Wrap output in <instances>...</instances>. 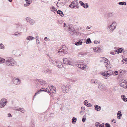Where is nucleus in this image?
<instances>
[{
	"mask_svg": "<svg viewBox=\"0 0 127 127\" xmlns=\"http://www.w3.org/2000/svg\"><path fill=\"white\" fill-rule=\"evenodd\" d=\"M64 29L67 31L72 36H75L77 35V32L73 27L70 26L68 24L67 25L65 23H64Z\"/></svg>",
	"mask_w": 127,
	"mask_h": 127,
	"instance_id": "obj_1",
	"label": "nucleus"
},
{
	"mask_svg": "<svg viewBox=\"0 0 127 127\" xmlns=\"http://www.w3.org/2000/svg\"><path fill=\"white\" fill-rule=\"evenodd\" d=\"M14 27L23 33H25L27 31L26 27L19 23H16L14 25Z\"/></svg>",
	"mask_w": 127,
	"mask_h": 127,
	"instance_id": "obj_2",
	"label": "nucleus"
},
{
	"mask_svg": "<svg viewBox=\"0 0 127 127\" xmlns=\"http://www.w3.org/2000/svg\"><path fill=\"white\" fill-rule=\"evenodd\" d=\"M100 61L102 62L103 65H104L107 69H108L109 68H111L110 65L108 64V62L107 59L104 57H101Z\"/></svg>",
	"mask_w": 127,
	"mask_h": 127,
	"instance_id": "obj_3",
	"label": "nucleus"
},
{
	"mask_svg": "<svg viewBox=\"0 0 127 127\" xmlns=\"http://www.w3.org/2000/svg\"><path fill=\"white\" fill-rule=\"evenodd\" d=\"M6 64L8 66H14L16 64V62L11 57L7 58L6 61Z\"/></svg>",
	"mask_w": 127,
	"mask_h": 127,
	"instance_id": "obj_4",
	"label": "nucleus"
},
{
	"mask_svg": "<svg viewBox=\"0 0 127 127\" xmlns=\"http://www.w3.org/2000/svg\"><path fill=\"white\" fill-rule=\"evenodd\" d=\"M34 81L36 85L39 87L44 85L46 83V82L45 81L42 80L36 79H34Z\"/></svg>",
	"mask_w": 127,
	"mask_h": 127,
	"instance_id": "obj_5",
	"label": "nucleus"
},
{
	"mask_svg": "<svg viewBox=\"0 0 127 127\" xmlns=\"http://www.w3.org/2000/svg\"><path fill=\"white\" fill-rule=\"evenodd\" d=\"M52 63L59 68L62 67L63 66L61 63L57 60H52Z\"/></svg>",
	"mask_w": 127,
	"mask_h": 127,
	"instance_id": "obj_6",
	"label": "nucleus"
},
{
	"mask_svg": "<svg viewBox=\"0 0 127 127\" xmlns=\"http://www.w3.org/2000/svg\"><path fill=\"white\" fill-rule=\"evenodd\" d=\"M7 103L6 99L3 98L0 101V107L2 108L4 107Z\"/></svg>",
	"mask_w": 127,
	"mask_h": 127,
	"instance_id": "obj_7",
	"label": "nucleus"
},
{
	"mask_svg": "<svg viewBox=\"0 0 127 127\" xmlns=\"http://www.w3.org/2000/svg\"><path fill=\"white\" fill-rule=\"evenodd\" d=\"M77 66L79 68L84 70H86L88 68V67L87 66H86V65H84L83 64H78Z\"/></svg>",
	"mask_w": 127,
	"mask_h": 127,
	"instance_id": "obj_8",
	"label": "nucleus"
},
{
	"mask_svg": "<svg viewBox=\"0 0 127 127\" xmlns=\"http://www.w3.org/2000/svg\"><path fill=\"white\" fill-rule=\"evenodd\" d=\"M127 83L126 82L125 80H122L120 82V86L123 87L124 88H126V87Z\"/></svg>",
	"mask_w": 127,
	"mask_h": 127,
	"instance_id": "obj_9",
	"label": "nucleus"
},
{
	"mask_svg": "<svg viewBox=\"0 0 127 127\" xmlns=\"http://www.w3.org/2000/svg\"><path fill=\"white\" fill-rule=\"evenodd\" d=\"M100 74L104 77V78L106 79H108V77L110 76L109 72H107V71L101 72Z\"/></svg>",
	"mask_w": 127,
	"mask_h": 127,
	"instance_id": "obj_10",
	"label": "nucleus"
},
{
	"mask_svg": "<svg viewBox=\"0 0 127 127\" xmlns=\"http://www.w3.org/2000/svg\"><path fill=\"white\" fill-rule=\"evenodd\" d=\"M65 91H64V93H67L69 91V90L70 88L71 87L70 84L69 83H68L67 85H65Z\"/></svg>",
	"mask_w": 127,
	"mask_h": 127,
	"instance_id": "obj_11",
	"label": "nucleus"
},
{
	"mask_svg": "<svg viewBox=\"0 0 127 127\" xmlns=\"http://www.w3.org/2000/svg\"><path fill=\"white\" fill-rule=\"evenodd\" d=\"M51 69L49 67L44 68L42 71L44 73H51Z\"/></svg>",
	"mask_w": 127,
	"mask_h": 127,
	"instance_id": "obj_12",
	"label": "nucleus"
},
{
	"mask_svg": "<svg viewBox=\"0 0 127 127\" xmlns=\"http://www.w3.org/2000/svg\"><path fill=\"white\" fill-rule=\"evenodd\" d=\"M13 83L16 85L19 84L21 83L20 80L16 78H13Z\"/></svg>",
	"mask_w": 127,
	"mask_h": 127,
	"instance_id": "obj_13",
	"label": "nucleus"
},
{
	"mask_svg": "<svg viewBox=\"0 0 127 127\" xmlns=\"http://www.w3.org/2000/svg\"><path fill=\"white\" fill-rule=\"evenodd\" d=\"M69 58H65L64 59V64H68L70 65H72V62L70 61L69 59Z\"/></svg>",
	"mask_w": 127,
	"mask_h": 127,
	"instance_id": "obj_14",
	"label": "nucleus"
},
{
	"mask_svg": "<svg viewBox=\"0 0 127 127\" xmlns=\"http://www.w3.org/2000/svg\"><path fill=\"white\" fill-rule=\"evenodd\" d=\"M116 23H113L111 25L109 26L108 28H109L110 30H111V32H112L116 28Z\"/></svg>",
	"mask_w": 127,
	"mask_h": 127,
	"instance_id": "obj_15",
	"label": "nucleus"
},
{
	"mask_svg": "<svg viewBox=\"0 0 127 127\" xmlns=\"http://www.w3.org/2000/svg\"><path fill=\"white\" fill-rule=\"evenodd\" d=\"M26 19L27 21L29 22L32 25H33L35 23V21L34 20L31 19L30 17H27Z\"/></svg>",
	"mask_w": 127,
	"mask_h": 127,
	"instance_id": "obj_16",
	"label": "nucleus"
},
{
	"mask_svg": "<svg viewBox=\"0 0 127 127\" xmlns=\"http://www.w3.org/2000/svg\"><path fill=\"white\" fill-rule=\"evenodd\" d=\"M99 86H98V88L101 91H103L104 90L105 88L104 86L102 83H99Z\"/></svg>",
	"mask_w": 127,
	"mask_h": 127,
	"instance_id": "obj_17",
	"label": "nucleus"
},
{
	"mask_svg": "<svg viewBox=\"0 0 127 127\" xmlns=\"http://www.w3.org/2000/svg\"><path fill=\"white\" fill-rule=\"evenodd\" d=\"M107 16L110 17H115L116 15V14L113 12H109L107 14Z\"/></svg>",
	"mask_w": 127,
	"mask_h": 127,
	"instance_id": "obj_18",
	"label": "nucleus"
},
{
	"mask_svg": "<svg viewBox=\"0 0 127 127\" xmlns=\"http://www.w3.org/2000/svg\"><path fill=\"white\" fill-rule=\"evenodd\" d=\"M78 4V2H74V1H73L72 2L71 4L70 5V7L71 8H73Z\"/></svg>",
	"mask_w": 127,
	"mask_h": 127,
	"instance_id": "obj_19",
	"label": "nucleus"
},
{
	"mask_svg": "<svg viewBox=\"0 0 127 127\" xmlns=\"http://www.w3.org/2000/svg\"><path fill=\"white\" fill-rule=\"evenodd\" d=\"M99 81L97 80L96 79H93L91 80V83L92 84L95 83V84H98L99 83Z\"/></svg>",
	"mask_w": 127,
	"mask_h": 127,
	"instance_id": "obj_20",
	"label": "nucleus"
},
{
	"mask_svg": "<svg viewBox=\"0 0 127 127\" xmlns=\"http://www.w3.org/2000/svg\"><path fill=\"white\" fill-rule=\"evenodd\" d=\"M25 1L26 2V4H25L24 5L25 7H27L29 6L32 1V0H25Z\"/></svg>",
	"mask_w": 127,
	"mask_h": 127,
	"instance_id": "obj_21",
	"label": "nucleus"
},
{
	"mask_svg": "<svg viewBox=\"0 0 127 127\" xmlns=\"http://www.w3.org/2000/svg\"><path fill=\"white\" fill-rule=\"evenodd\" d=\"M25 1L26 2V4H25L24 5L25 7H27L29 6L32 1V0H25Z\"/></svg>",
	"mask_w": 127,
	"mask_h": 127,
	"instance_id": "obj_22",
	"label": "nucleus"
},
{
	"mask_svg": "<svg viewBox=\"0 0 127 127\" xmlns=\"http://www.w3.org/2000/svg\"><path fill=\"white\" fill-rule=\"evenodd\" d=\"M94 107L95 108V110L97 111H99L101 109V106L96 105H95L94 106Z\"/></svg>",
	"mask_w": 127,
	"mask_h": 127,
	"instance_id": "obj_23",
	"label": "nucleus"
},
{
	"mask_svg": "<svg viewBox=\"0 0 127 127\" xmlns=\"http://www.w3.org/2000/svg\"><path fill=\"white\" fill-rule=\"evenodd\" d=\"M96 127H104V124L103 123L101 124L99 122H97L95 123Z\"/></svg>",
	"mask_w": 127,
	"mask_h": 127,
	"instance_id": "obj_24",
	"label": "nucleus"
},
{
	"mask_svg": "<svg viewBox=\"0 0 127 127\" xmlns=\"http://www.w3.org/2000/svg\"><path fill=\"white\" fill-rule=\"evenodd\" d=\"M44 88H42L39 91L37 92L36 93H35V95H34V97L37 95L38 94H40V93L42 91H45V92L47 91V89H45V90H42V89H43Z\"/></svg>",
	"mask_w": 127,
	"mask_h": 127,
	"instance_id": "obj_25",
	"label": "nucleus"
},
{
	"mask_svg": "<svg viewBox=\"0 0 127 127\" xmlns=\"http://www.w3.org/2000/svg\"><path fill=\"white\" fill-rule=\"evenodd\" d=\"M58 55L60 56H62L64 54V50L61 49L59 50L58 52Z\"/></svg>",
	"mask_w": 127,
	"mask_h": 127,
	"instance_id": "obj_26",
	"label": "nucleus"
},
{
	"mask_svg": "<svg viewBox=\"0 0 127 127\" xmlns=\"http://www.w3.org/2000/svg\"><path fill=\"white\" fill-rule=\"evenodd\" d=\"M23 32H16L14 34V35L17 37H19L20 36Z\"/></svg>",
	"mask_w": 127,
	"mask_h": 127,
	"instance_id": "obj_27",
	"label": "nucleus"
},
{
	"mask_svg": "<svg viewBox=\"0 0 127 127\" xmlns=\"http://www.w3.org/2000/svg\"><path fill=\"white\" fill-rule=\"evenodd\" d=\"M50 9L54 13H57V9L55 8L53 6L52 7H51L50 8Z\"/></svg>",
	"mask_w": 127,
	"mask_h": 127,
	"instance_id": "obj_28",
	"label": "nucleus"
},
{
	"mask_svg": "<svg viewBox=\"0 0 127 127\" xmlns=\"http://www.w3.org/2000/svg\"><path fill=\"white\" fill-rule=\"evenodd\" d=\"M34 39H35V38L34 37H33L32 36H28L27 37L26 39L27 40H29V41L32 40Z\"/></svg>",
	"mask_w": 127,
	"mask_h": 127,
	"instance_id": "obj_29",
	"label": "nucleus"
},
{
	"mask_svg": "<svg viewBox=\"0 0 127 127\" xmlns=\"http://www.w3.org/2000/svg\"><path fill=\"white\" fill-rule=\"evenodd\" d=\"M121 97L123 100L125 101L126 102L127 101V98L125 97V96L123 95H121Z\"/></svg>",
	"mask_w": 127,
	"mask_h": 127,
	"instance_id": "obj_30",
	"label": "nucleus"
},
{
	"mask_svg": "<svg viewBox=\"0 0 127 127\" xmlns=\"http://www.w3.org/2000/svg\"><path fill=\"white\" fill-rule=\"evenodd\" d=\"M57 14H59L60 16L63 17L62 15H64L63 12L61 10H58L57 12Z\"/></svg>",
	"mask_w": 127,
	"mask_h": 127,
	"instance_id": "obj_31",
	"label": "nucleus"
},
{
	"mask_svg": "<svg viewBox=\"0 0 127 127\" xmlns=\"http://www.w3.org/2000/svg\"><path fill=\"white\" fill-rule=\"evenodd\" d=\"M82 42L81 41H79L77 42H76L75 43V44L77 46H79L81 45Z\"/></svg>",
	"mask_w": 127,
	"mask_h": 127,
	"instance_id": "obj_32",
	"label": "nucleus"
},
{
	"mask_svg": "<svg viewBox=\"0 0 127 127\" xmlns=\"http://www.w3.org/2000/svg\"><path fill=\"white\" fill-rule=\"evenodd\" d=\"M86 43L87 44H90L92 42L90 38H88L86 41Z\"/></svg>",
	"mask_w": 127,
	"mask_h": 127,
	"instance_id": "obj_33",
	"label": "nucleus"
},
{
	"mask_svg": "<svg viewBox=\"0 0 127 127\" xmlns=\"http://www.w3.org/2000/svg\"><path fill=\"white\" fill-rule=\"evenodd\" d=\"M126 3L125 2H119L118 3V4L121 5H126Z\"/></svg>",
	"mask_w": 127,
	"mask_h": 127,
	"instance_id": "obj_34",
	"label": "nucleus"
},
{
	"mask_svg": "<svg viewBox=\"0 0 127 127\" xmlns=\"http://www.w3.org/2000/svg\"><path fill=\"white\" fill-rule=\"evenodd\" d=\"M5 61V60L4 58L0 57V63H3Z\"/></svg>",
	"mask_w": 127,
	"mask_h": 127,
	"instance_id": "obj_35",
	"label": "nucleus"
},
{
	"mask_svg": "<svg viewBox=\"0 0 127 127\" xmlns=\"http://www.w3.org/2000/svg\"><path fill=\"white\" fill-rule=\"evenodd\" d=\"M72 120V123L73 124H75L77 120V119L75 117H73Z\"/></svg>",
	"mask_w": 127,
	"mask_h": 127,
	"instance_id": "obj_36",
	"label": "nucleus"
},
{
	"mask_svg": "<svg viewBox=\"0 0 127 127\" xmlns=\"http://www.w3.org/2000/svg\"><path fill=\"white\" fill-rule=\"evenodd\" d=\"M99 48L98 47H96L95 48L93 49V50L94 52H99Z\"/></svg>",
	"mask_w": 127,
	"mask_h": 127,
	"instance_id": "obj_37",
	"label": "nucleus"
},
{
	"mask_svg": "<svg viewBox=\"0 0 127 127\" xmlns=\"http://www.w3.org/2000/svg\"><path fill=\"white\" fill-rule=\"evenodd\" d=\"M83 6L84 8H87L89 7L88 5V4L87 3H86L84 4H83Z\"/></svg>",
	"mask_w": 127,
	"mask_h": 127,
	"instance_id": "obj_38",
	"label": "nucleus"
},
{
	"mask_svg": "<svg viewBox=\"0 0 127 127\" xmlns=\"http://www.w3.org/2000/svg\"><path fill=\"white\" fill-rule=\"evenodd\" d=\"M117 51V53H121L122 51V49L121 48H120L117 50H116Z\"/></svg>",
	"mask_w": 127,
	"mask_h": 127,
	"instance_id": "obj_39",
	"label": "nucleus"
},
{
	"mask_svg": "<svg viewBox=\"0 0 127 127\" xmlns=\"http://www.w3.org/2000/svg\"><path fill=\"white\" fill-rule=\"evenodd\" d=\"M4 46L2 43H0V48L2 49H4Z\"/></svg>",
	"mask_w": 127,
	"mask_h": 127,
	"instance_id": "obj_40",
	"label": "nucleus"
},
{
	"mask_svg": "<svg viewBox=\"0 0 127 127\" xmlns=\"http://www.w3.org/2000/svg\"><path fill=\"white\" fill-rule=\"evenodd\" d=\"M117 51L116 50H115L111 52L110 53L111 54L114 55L115 54H117Z\"/></svg>",
	"mask_w": 127,
	"mask_h": 127,
	"instance_id": "obj_41",
	"label": "nucleus"
},
{
	"mask_svg": "<svg viewBox=\"0 0 127 127\" xmlns=\"http://www.w3.org/2000/svg\"><path fill=\"white\" fill-rule=\"evenodd\" d=\"M107 72H109L110 76L113 74V72L111 70H109L107 71Z\"/></svg>",
	"mask_w": 127,
	"mask_h": 127,
	"instance_id": "obj_42",
	"label": "nucleus"
},
{
	"mask_svg": "<svg viewBox=\"0 0 127 127\" xmlns=\"http://www.w3.org/2000/svg\"><path fill=\"white\" fill-rule=\"evenodd\" d=\"M110 125L108 123H106L105 125V127H110Z\"/></svg>",
	"mask_w": 127,
	"mask_h": 127,
	"instance_id": "obj_43",
	"label": "nucleus"
},
{
	"mask_svg": "<svg viewBox=\"0 0 127 127\" xmlns=\"http://www.w3.org/2000/svg\"><path fill=\"white\" fill-rule=\"evenodd\" d=\"M119 72L121 75H123L124 73L123 71L122 70H120Z\"/></svg>",
	"mask_w": 127,
	"mask_h": 127,
	"instance_id": "obj_44",
	"label": "nucleus"
},
{
	"mask_svg": "<svg viewBox=\"0 0 127 127\" xmlns=\"http://www.w3.org/2000/svg\"><path fill=\"white\" fill-rule=\"evenodd\" d=\"M20 111L22 113H23L25 112V110L23 108H20Z\"/></svg>",
	"mask_w": 127,
	"mask_h": 127,
	"instance_id": "obj_45",
	"label": "nucleus"
},
{
	"mask_svg": "<svg viewBox=\"0 0 127 127\" xmlns=\"http://www.w3.org/2000/svg\"><path fill=\"white\" fill-rule=\"evenodd\" d=\"M86 106L88 107H91L92 106V105L91 103H89L88 104H87Z\"/></svg>",
	"mask_w": 127,
	"mask_h": 127,
	"instance_id": "obj_46",
	"label": "nucleus"
},
{
	"mask_svg": "<svg viewBox=\"0 0 127 127\" xmlns=\"http://www.w3.org/2000/svg\"><path fill=\"white\" fill-rule=\"evenodd\" d=\"M122 115V114H120L119 115V116H117V118L118 119H120L121 118V117Z\"/></svg>",
	"mask_w": 127,
	"mask_h": 127,
	"instance_id": "obj_47",
	"label": "nucleus"
},
{
	"mask_svg": "<svg viewBox=\"0 0 127 127\" xmlns=\"http://www.w3.org/2000/svg\"><path fill=\"white\" fill-rule=\"evenodd\" d=\"M88 103L87 102V100H85L84 101V104L85 105H86Z\"/></svg>",
	"mask_w": 127,
	"mask_h": 127,
	"instance_id": "obj_48",
	"label": "nucleus"
},
{
	"mask_svg": "<svg viewBox=\"0 0 127 127\" xmlns=\"http://www.w3.org/2000/svg\"><path fill=\"white\" fill-rule=\"evenodd\" d=\"M79 3L81 5V6H83V4H84L82 1H81L79 2Z\"/></svg>",
	"mask_w": 127,
	"mask_h": 127,
	"instance_id": "obj_49",
	"label": "nucleus"
},
{
	"mask_svg": "<svg viewBox=\"0 0 127 127\" xmlns=\"http://www.w3.org/2000/svg\"><path fill=\"white\" fill-rule=\"evenodd\" d=\"M121 111H119L118 112V113H117V115L118 116L120 114H121Z\"/></svg>",
	"mask_w": 127,
	"mask_h": 127,
	"instance_id": "obj_50",
	"label": "nucleus"
},
{
	"mask_svg": "<svg viewBox=\"0 0 127 127\" xmlns=\"http://www.w3.org/2000/svg\"><path fill=\"white\" fill-rule=\"evenodd\" d=\"M36 41L37 44H39V40H38L37 39H36Z\"/></svg>",
	"mask_w": 127,
	"mask_h": 127,
	"instance_id": "obj_51",
	"label": "nucleus"
},
{
	"mask_svg": "<svg viewBox=\"0 0 127 127\" xmlns=\"http://www.w3.org/2000/svg\"><path fill=\"white\" fill-rule=\"evenodd\" d=\"M123 53L124 54H125L127 55V50L125 51H124Z\"/></svg>",
	"mask_w": 127,
	"mask_h": 127,
	"instance_id": "obj_52",
	"label": "nucleus"
},
{
	"mask_svg": "<svg viewBox=\"0 0 127 127\" xmlns=\"http://www.w3.org/2000/svg\"><path fill=\"white\" fill-rule=\"evenodd\" d=\"M86 120V118H83L82 119V121L83 122H84Z\"/></svg>",
	"mask_w": 127,
	"mask_h": 127,
	"instance_id": "obj_53",
	"label": "nucleus"
},
{
	"mask_svg": "<svg viewBox=\"0 0 127 127\" xmlns=\"http://www.w3.org/2000/svg\"><path fill=\"white\" fill-rule=\"evenodd\" d=\"M114 73L115 74V75H117L118 74V72L117 71H116L114 72Z\"/></svg>",
	"mask_w": 127,
	"mask_h": 127,
	"instance_id": "obj_54",
	"label": "nucleus"
},
{
	"mask_svg": "<svg viewBox=\"0 0 127 127\" xmlns=\"http://www.w3.org/2000/svg\"><path fill=\"white\" fill-rule=\"evenodd\" d=\"M51 87H52V88H53V90L55 91L56 90V89L54 87V86H51Z\"/></svg>",
	"mask_w": 127,
	"mask_h": 127,
	"instance_id": "obj_55",
	"label": "nucleus"
},
{
	"mask_svg": "<svg viewBox=\"0 0 127 127\" xmlns=\"http://www.w3.org/2000/svg\"><path fill=\"white\" fill-rule=\"evenodd\" d=\"M8 116L9 117H12V115L10 113H8Z\"/></svg>",
	"mask_w": 127,
	"mask_h": 127,
	"instance_id": "obj_56",
	"label": "nucleus"
},
{
	"mask_svg": "<svg viewBox=\"0 0 127 127\" xmlns=\"http://www.w3.org/2000/svg\"><path fill=\"white\" fill-rule=\"evenodd\" d=\"M49 39H49H48L47 37H45L44 38V40L45 41H48L47 40Z\"/></svg>",
	"mask_w": 127,
	"mask_h": 127,
	"instance_id": "obj_57",
	"label": "nucleus"
},
{
	"mask_svg": "<svg viewBox=\"0 0 127 127\" xmlns=\"http://www.w3.org/2000/svg\"><path fill=\"white\" fill-rule=\"evenodd\" d=\"M90 29V27H89L88 26H87L86 27V29Z\"/></svg>",
	"mask_w": 127,
	"mask_h": 127,
	"instance_id": "obj_58",
	"label": "nucleus"
},
{
	"mask_svg": "<svg viewBox=\"0 0 127 127\" xmlns=\"http://www.w3.org/2000/svg\"><path fill=\"white\" fill-rule=\"evenodd\" d=\"M61 88L62 89V90H63V88H64V86H61Z\"/></svg>",
	"mask_w": 127,
	"mask_h": 127,
	"instance_id": "obj_59",
	"label": "nucleus"
},
{
	"mask_svg": "<svg viewBox=\"0 0 127 127\" xmlns=\"http://www.w3.org/2000/svg\"><path fill=\"white\" fill-rule=\"evenodd\" d=\"M80 54H81L80 52L79 53H78V56H79Z\"/></svg>",
	"mask_w": 127,
	"mask_h": 127,
	"instance_id": "obj_60",
	"label": "nucleus"
},
{
	"mask_svg": "<svg viewBox=\"0 0 127 127\" xmlns=\"http://www.w3.org/2000/svg\"><path fill=\"white\" fill-rule=\"evenodd\" d=\"M76 5V6H75V7H76V8H79V6L78 5Z\"/></svg>",
	"mask_w": 127,
	"mask_h": 127,
	"instance_id": "obj_61",
	"label": "nucleus"
},
{
	"mask_svg": "<svg viewBox=\"0 0 127 127\" xmlns=\"http://www.w3.org/2000/svg\"><path fill=\"white\" fill-rule=\"evenodd\" d=\"M20 108H19V109H16L15 110L16 111H20Z\"/></svg>",
	"mask_w": 127,
	"mask_h": 127,
	"instance_id": "obj_62",
	"label": "nucleus"
},
{
	"mask_svg": "<svg viewBox=\"0 0 127 127\" xmlns=\"http://www.w3.org/2000/svg\"><path fill=\"white\" fill-rule=\"evenodd\" d=\"M77 0H74V2H77Z\"/></svg>",
	"mask_w": 127,
	"mask_h": 127,
	"instance_id": "obj_63",
	"label": "nucleus"
},
{
	"mask_svg": "<svg viewBox=\"0 0 127 127\" xmlns=\"http://www.w3.org/2000/svg\"><path fill=\"white\" fill-rule=\"evenodd\" d=\"M62 22H61V21H59V23L60 24H61L62 23Z\"/></svg>",
	"mask_w": 127,
	"mask_h": 127,
	"instance_id": "obj_64",
	"label": "nucleus"
}]
</instances>
